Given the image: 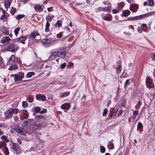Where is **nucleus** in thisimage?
Masks as SVG:
<instances>
[{"label":"nucleus","mask_w":155,"mask_h":155,"mask_svg":"<svg viewBox=\"0 0 155 155\" xmlns=\"http://www.w3.org/2000/svg\"><path fill=\"white\" fill-rule=\"evenodd\" d=\"M142 30L143 29L140 27H138L137 28V31L140 33H141L142 32Z\"/></svg>","instance_id":"49530a36"},{"label":"nucleus","mask_w":155,"mask_h":155,"mask_svg":"<svg viewBox=\"0 0 155 155\" xmlns=\"http://www.w3.org/2000/svg\"><path fill=\"white\" fill-rule=\"evenodd\" d=\"M38 37L39 38V34L38 31H35L31 33L29 36V37L31 38H34L35 37Z\"/></svg>","instance_id":"4468645a"},{"label":"nucleus","mask_w":155,"mask_h":155,"mask_svg":"<svg viewBox=\"0 0 155 155\" xmlns=\"http://www.w3.org/2000/svg\"><path fill=\"white\" fill-rule=\"evenodd\" d=\"M151 57L152 60L155 61V54H151Z\"/></svg>","instance_id":"09e8293b"},{"label":"nucleus","mask_w":155,"mask_h":155,"mask_svg":"<svg viewBox=\"0 0 155 155\" xmlns=\"http://www.w3.org/2000/svg\"><path fill=\"white\" fill-rule=\"evenodd\" d=\"M70 92H65L63 93H60V96L61 97H66L68 95Z\"/></svg>","instance_id":"b1692460"},{"label":"nucleus","mask_w":155,"mask_h":155,"mask_svg":"<svg viewBox=\"0 0 155 155\" xmlns=\"http://www.w3.org/2000/svg\"><path fill=\"white\" fill-rule=\"evenodd\" d=\"M147 81L149 83L151 82V80L149 77L146 78Z\"/></svg>","instance_id":"052dcab7"},{"label":"nucleus","mask_w":155,"mask_h":155,"mask_svg":"<svg viewBox=\"0 0 155 155\" xmlns=\"http://www.w3.org/2000/svg\"><path fill=\"white\" fill-rule=\"evenodd\" d=\"M121 67L120 66H118L117 69V73H120V72L121 71V69H120V68Z\"/></svg>","instance_id":"864d4df0"},{"label":"nucleus","mask_w":155,"mask_h":155,"mask_svg":"<svg viewBox=\"0 0 155 155\" xmlns=\"http://www.w3.org/2000/svg\"><path fill=\"white\" fill-rule=\"evenodd\" d=\"M34 8L36 11H38L40 12L42 10L41 7L39 5H35L34 7Z\"/></svg>","instance_id":"5701e85b"},{"label":"nucleus","mask_w":155,"mask_h":155,"mask_svg":"<svg viewBox=\"0 0 155 155\" xmlns=\"http://www.w3.org/2000/svg\"><path fill=\"white\" fill-rule=\"evenodd\" d=\"M149 5L150 6H152L153 5L154 1L153 0H149Z\"/></svg>","instance_id":"58836bf2"},{"label":"nucleus","mask_w":155,"mask_h":155,"mask_svg":"<svg viewBox=\"0 0 155 155\" xmlns=\"http://www.w3.org/2000/svg\"><path fill=\"white\" fill-rule=\"evenodd\" d=\"M35 73L33 72H28L26 75V77L28 78H30L32 77V75H34Z\"/></svg>","instance_id":"a878e982"},{"label":"nucleus","mask_w":155,"mask_h":155,"mask_svg":"<svg viewBox=\"0 0 155 155\" xmlns=\"http://www.w3.org/2000/svg\"><path fill=\"white\" fill-rule=\"evenodd\" d=\"M27 98H28V102L30 103H31L33 101V99L30 95H28L27 96Z\"/></svg>","instance_id":"79ce46f5"},{"label":"nucleus","mask_w":155,"mask_h":155,"mask_svg":"<svg viewBox=\"0 0 155 155\" xmlns=\"http://www.w3.org/2000/svg\"><path fill=\"white\" fill-rule=\"evenodd\" d=\"M155 14L154 12H150L146 14L139 15L140 19Z\"/></svg>","instance_id":"6e6552de"},{"label":"nucleus","mask_w":155,"mask_h":155,"mask_svg":"<svg viewBox=\"0 0 155 155\" xmlns=\"http://www.w3.org/2000/svg\"><path fill=\"white\" fill-rule=\"evenodd\" d=\"M18 66L16 64H15L11 65L10 67L8 68V69L9 71L14 70L18 69Z\"/></svg>","instance_id":"f3484780"},{"label":"nucleus","mask_w":155,"mask_h":155,"mask_svg":"<svg viewBox=\"0 0 155 155\" xmlns=\"http://www.w3.org/2000/svg\"><path fill=\"white\" fill-rule=\"evenodd\" d=\"M5 65V63L4 62L2 59V58H0V68H2Z\"/></svg>","instance_id":"2f4dec72"},{"label":"nucleus","mask_w":155,"mask_h":155,"mask_svg":"<svg viewBox=\"0 0 155 155\" xmlns=\"http://www.w3.org/2000/svg\"><path fill=\"white\" fill-rule=\"evenodd\" d=\"M112 12L113 13L115 14L117 13L118 12V11L116 9H114L112 10Z\"/></svg>","instance_id":"0e129e2a"},{"label":"nucleus","mask_w":155,"mask_h":155,"mask_svg":"<svg viewBox=\"0 0 155 155\" xmlns=\"http://www.w3.org/2000/svg\"><path fill=\"white\" fill-rule=\"evenodd\" d=\"M126 1L129 3H132L133 2V0H126Z\"/></svg>","instance_id":"338daca9"},{"label":"nucleus","mask_w":155,"mask_h":155,"mask_svg":"<svg viewBox=\"0 0 155 155\" xmlns=\"http://www.w3.org/2000/svg\"><path fill=\"white\" fill-rule=\"evenodd\" d=\"M63 33L62 32H60L57 35V36L58 38H60L62 36V35Z\"/></svg>","instance_id":"6e6d98bb"},{"label":"nucleus","mask_w":155,"mask_h":155,"mask_svg":"<svg viewBox=\"0 0 155 155\" xmlns=\"http://www.w3.org/2000/svg\"><path fill=\"white\" fill-rule=\"evenodd\" d=\"M110 7L109 6H108L107 8H102V10L103 11H106L107 12H109L110 11Z\"/></svg>","instance_id":"473e14b6"},{"label":"nucleus","mask_w":155,"mask_h":155,"mask_svg":"<svg viewBox=\"0 0 155 155\" xmlns=\"http://www.w3.org/2000/svg\"><path fill=\"white\" fill-rule=\"evenodd\" d=\"M20 131L19 134L21 135H25L26 133V131L22 127H21Z\"/></svg>","instance_id":"c756f323"},{"label":"nucleus","mask_w":155,"mask_h":155,"mask_svg":"<svg viewBox=\"0 0 155 155\" xmlns=\"http://www.w3.org/2000/svg\"><path fill=\"white\" fill-rule=\"evenodd\" d=\"M143 127V125L140 122H139L138 123V124L137 125V129H140L142 128ZM138 130V129H137Z\"/></svg>","instance_id":"4c0bfd02"},{"label":"nucleus","mask_w":155,"mask_h":155,"mask_svg":"<svg viewBox=\"0 0 155 155\" xmlns=\"http://www.w3.org/2000/svg\"><path fill=\"white\" fill-rule=\"evenodd\" d=\"M46 19L47 21L45 25V31L46 32H48L49 31V27L50 25V24L49 23L48 21H51L52 20V19L51 16L48 15L46 17Z\"/></svg>","instance_id":"39448f33"},{"label":"nucleus","mask_w":155,"mask_h":155,"mask_svg":"<svg viewBox=\"0 0 155 155\" xmlns=\"http://www.w3.org/2000/svg\"><path fill=\"white\" fill-rule=\"evenodd\" d=\"M12 114H17L18 113L19 111V110L17 108H10Z\"/></svg>","instance_id":"aec40b11"},{"label":"nucleus","mask_w":155,"mask_h":155,"mask_svg":"<svg viewBox=\"0 0 155 155\" xmlns=\"http://www.w3.org/2000/svg\"><path fill=\"white\" fill-rule=\"evenodd\" d=\"M22 105L24 108L28 106V104L27 102L24 101H23L22 103Z\"/></svg>","instance_id":"c9c22d12"},{"label":"nucleus","mask_w":155,"mask_h":155,"mask_svg":"<svg viewBox=\"0 0 155 155\" xmlns=\"http://www.w3.org/2000/svg\"><path fill=\"white\" fill-rule=\"evenodd\" d=\"M40 107H35V111L36 112H40Z\"/></svg>","instance_id":"a18cd8bd"},{"label":"nucleus","mask_w":155,"mask_h":155,"mask_svg":"<svg viewBox=\"0 0 155 155\" xmlns=\"http://www.w3.org/2000/svg\"><path fill=\"white\" fill-rule=\"evenodd\" d=\"M103 18L104 20H106L108 21L111 20V18L110 17H107L105 16H104L103 17Z\"/></svg>","instance_id":"c03bdc74"},{"label":"nucleus","mask_w":155,"mask_h":155,"mask_svg":"<svg viewBox=\"0 0 155 155\" xmlns=\"http://www.w3.org/2000/svg\"><path fill=\"white\" fill-rule=\"evenodd\" d=\"M47 112V110L45 109H43L42 111H40V113L41 114H43L46 113Z\"/></svg>","instance_id":"bf43d9fd"},{"label":"nucleus","mask_w":155,"mask_h":155,"mask_svg":"<svg viewBox=\"0 0 155 155\" xmlns=\"http://www.w3.org/2000/svg\"><path fill=\"white\" fill-rule=\"evenodd\" d=\"M31 121V120L29 119H28L27 120H25L23 122L22 125L24 127H25L28 124L30 123Z\"/></svg>","instance_id":"412c9836"},{"label":"nucleus","mask_w":155,"mask_h":155,"mask_svg":"<svg viewBox=\"0 0 155 155\" xmlns=\"http://www.w3.org/2000/svg\"><path fill=\"white\" fill-rule=\"evenodd\" d=\"M105 149L103 146H101L100 152L101 153H104L105 152Z\"/></svg>","instance_id":"ea45409f"},{"label":"nucleus","mask_w":155,"mask_h":155,"mask_svg":"<svg viewBox=\"0 0 155 155\" xmlns=\"http://www.w3.org/2000/svg\"><path fill=\"white\" fill-rule=\"evenodd\" d=\"M11 3V0H5L4 4L5 8L7 9L9 8Z\"/></svg>","instance_id":"9b49d317"},{"label":"nucleus","mask_w":155,"mask_h":155,"mask_svg":"<svg viewBox=\"0 0 155 155\" xmlns=\"http://www.w3.org/2000/svg\"><path fill=\"white\" fill-rule=\"evenodd\" d=\"M53 7H51L50 8H48L47 9V10L48 12H51L53 11Z\"/></svg>","instance_id":"13d9d810"},{"label":"nucleus","mask_w":155,"mask_h":155,"mask_svg":"<svg viewBox=\"0 0 155 155\" xmlns=\"http://www.w3.org/2000/svg\"><path fill=\"white\" fill-rule=\"evenodd\" d=\"M107 111V109L105 108L104 109V112L103 113V116H105L106 115Z\"/></svg>","instance_id":"8fccbe9b"},{"label":"nucleus","mask_w":155,"mask_h":155,"mask_svg":"<svg viewBox=\"0 0 155 155\" xmlns=\"http://www.w3.org/2000/svg\"><path fill=\"white\" fill-rule=\"evenodd\" d=\"M16 62L19 64H21V61L20 59L18 58H16Z\"/></svg>","instance_id":"a19ab883"},{"label":"nucleus","mask_w":155,"mask_h":155,"mask_svg":"<svg viewBox=\"0 0 155 155\" xmlns=\"http://www.w3.org/2000/svg\"><path fill=\"white\" fill-rule=\"evenodd\" d=\"M25 16V15L23 14L17 15L16 18L17 20H19L24 18Z\"/></svg>","instance_id":"7c9ffc66"},{"label":"nucleus","mask_w":155,"mask_h":155,"mask_svg":"<svg viewBox=\"0 0 155 155\" xmlns=\"http://www.w3.org/2000/svg\"><path fill=\"white\" fill-rule=\"evenodd\" d=\"M4 115L5 118L7 119H10L12 117L13 114L10 108L5 112Z\"/></svg>","instance_id":"0eeeda50"},{"label":"nucleus","mask_w":155,"mask_h":155,"mask_svg":"<svg viewBox=\"0 0 155 155\" xmlns=\"http://www.w3.org/2000/svg\"><path fill=\"white\" fill-rule=\"evenodd\" d=\"M15 57L14 55H11L10 59L8 61L11 65L15 64Z\"/></svg>","instance_id":"dca6fc26"},{"label":"nucleus","mask_w":155,"mask_h":155,"mask_svg":"<svg viewBox=\"0 0 155 155\" xmlns=\"http://www.w3.org/2000/svg\"><path fill=\"white\" fill-rule=\"evenodd\" d=\"M36 98L38 100H41V101H44L46 100V97L41 94H38L36 95Z\"/></svg>","instance_id":"2eb2a0df"},{"label":"nucleus","mask_w":155,"mask_h":155,"mask_svg":"<svg viewBox=\"0 0 155 155\" xmlns=\"http://www.w3.org/2000/svg\"><path fill=\"white\" fill-rule=\"evenodd\" d=\"M66 65V64L65 63H64L63 64L60 65V67L61 68H65Z\"/></svg>","instance_id":"3c124183"},{"label":"nucleus","mask_w":155,"mask_h":155,"mask_svg":"<svg viewBox=\"0 0 155 155\" xmlns=\"http://www.w3.org/2000/svg\"><path fill=\"white\" fill-rule=\"evenodd\" d=\"M10 40V38L8 36H4L1 39V42L4 44L9 41Z\"/></svg>","instance_id":"ddd939ff"},{"label":"nucleus","mask_w":155,"mask_h":155,"mask_svg":"<svg viewBox=\"0 0 155 155\" xmlns=\"http://www.w3.org/2000/svg\"><path fill=\"white\" fill-rule=\"evenodd\" d=\"M114 113H110L109 115V118H112L113 117V116H114V115H114Z\"/></svg>","instance_id":"4d7b16f0"},{"label":"nucleus","mask_w":155,"mask_h":155,"mask_svg":"<svg viewBox=\"0 0 155 155\" xmlns=\"http://www.w3.org/2000/svg\"><path fill=\"white\" fill-rule=\"evenodd\" d=\"M62 25V21L61 20H58L55 25V27L56 28H59Z\"/></svg>","instance_id":"4be33fe9"},{"label":"nucleus","mask_w":155,"mask_h":155,"mask_svg":"<svg viewBox=\"0 0 155 155\" xmlns=\"http://www.w3.org/2000/svg\"><path fill=\"white\" fill-rule=\"evenodd\" d=\"M44 117V115H42L39 114L35 116V118L38 120L36 121L34 124H31L30 126L29 129L31 131H34L41 127L44 122L39 119L43 118Z\"/></svg>","instance_id":"f257e3e1"},{"label":"nucleus","mask_w":155,"mask_h":155,"mask_svg":"<svg viewBox=\"0 0 155 155\" xmlns=\"http://www.w3.org/2000/svg\"><path fill=\"white\" fill-rule=\"evenodd\" d=\"M150 87L151 88H153L154 87V84L153 83H152L151 82L150 83H149Z\"/></svg>","instance_id":"69168bd1"},{"label":"nucleus","mask_w":155,"mask_h":155,"mask_svg":"<svg viewBox=\"0 0 155 155\" xmlns=\"http://www.w3.org/2000/svg\"><path fill=\"white\" fill-rule=\"evenodd\" d=\"M140 17L139 16V15L134 17H128L127 20L128 21H134L140 20Z\"/></svg>","instance_id":"a211bd4d"},{"label":"nucleus","mask_w":155,"mask_h":155,"mask_svg":"<svg viewBox=\"0 0 155 155\" xmlns=\"http://www.w3.org/2000/svg\"><path fill=\"white\" fill-rule=\"evenodd\" d=\"M20 28L19 27L15 29L14 32L16 37L17 36L20 30Z\"/></svg>","instance_id":"cd10ccee"},{"label":"nucleus","mask_w":155,"mask_h":155,"mask_svg":"<svg viewBox=\"0 0 155 155\" xmlns=\"http://www.w3.org/2000/svg\"><path fill=\"white\" fill-rule=\"evenodd\" d=\"M130 13V11L129 10H126L123 12L122 14L125 17H126L128 15V14H129Z\"/></svg>","instance_id":"bb28decb"},{"label":"nucleus","mask_w":155,"mask_h":155,"mask_svg":"<svg viewBox=\"0 0 155 155\" xmlns=\"http://www.w3.org/2000/svg\"><path fill=\"white\" fill-rule=\"evenodd\" d=\"M11 148L14 151H17V154H19L21 153V150L19 148V146H11Z\"/></svg>","instance_id":"f8f14e48"},{"label":"nucleus","mask_w":155,"mask_h":155,"mask_svg":"<svg viewBox=\"0 0 155 155\" xmlns=\"http://www.w3.org/2000/svg\"><path fill=\"white\" fill-rule=\"evenodd\" d=\"M131 81L130 79H128L125 82L124 84V87L126 88L127 85H129L131 83Z\"/></svg>","instance_id":"393cba45"},{"label":"nucleus","mask_w":155,"mask_h":155,"mask_svg":"<svg viewBox=\"0 0 155 155\" xmlns=\"http://www.w3.org/2000/svg\"><path fill=\"white\" fill-rule=\"evenodd\" d=\"M27 37V36H21L20 37L17 38L16 40L19 43H21L23 44H25V41Z\"/></svg>","instance_id":"1a4fd4ad"},{"label":"nucleus","mask_w":155,"mask_h":155,"mask_svg":"<svg viewBox=\"0 0 155 155\" xmlns=\"http://www.w3.org/2000/svg\"><path fill=\"white\" fill-rule=\"evenodd\" d=\"M70 107V105L69 104H64L61 105V107L63 109H67Z\"/></svg>","instance_id":"6ab92c4d"},{"label":"nucleus","mask_w":155,"mask_h":155,"mask_svg":"<svg viewBox=\"0 0 155 155\" xmlns=\"http://www.w3.org/2000/svg\"><path fill=\"white\" fill-rule=\"evenodd\" d=\"M19 46L17 43H12L7 47V51L14 53L16 51L19 49Z\"/></svg>","instance_id":"f03ea898"},{"label":"nucleus","mask_w":155,"mask_h":155,"mask_svg":"<svg viewBox=\"0 0 155 155\" xmlns=\"http://www.w3.org/2000/svg\"><path fill=\"white\" fill-rule=\"evenodd\" d=\"M138 111H133V115L135 117L138 114Z\"/></svg>","instance_id":"603ef678"},{"label":"nucleus","mask_w":155,"mask_h":155,"mask_svg":"<svg viewBox=\"0 0 155 155\" xmlns=\"http://www.w3.org/2000/svg\"><path fill=\"white\" fill-rule=\"evenodd\" d=\"M17 143H19V144H18V145L19 144L21 145V141L20 139L19 138H18L17 139Z\"/></svg>","instance_id":"680f3d73"},{"label":"nucleus","mask_w":155,"mask_h":155,"mask_svg":"<svg viewBox=\"0 0 155 155\" xmlns=\"http://www.w3.org/2000/svg\"><path fill=\"white\" fill-rule=\"evenodd\" d=\"M1 138L4 140H5V142H8V139H7L5 135H3L1 137Z\"/></svg>","instance_id":"e433bc0d"},{"label":"nucleus","mask_w":155,"mask_h":155,"mask_svg":"<svg viewBox=\"0 0 155 155\" xmlns=\"http://www.w3.org/2000/svg\"><path fill=\"white\" fill-rule=\"evenodd\" d=\"M16 11V9L15 8H14L13 7H12V9L10 11V13L12 14H14Z\"/></svg>","instance_id":"37998d69"},{"label":"nucleus","mask_w":155,"mask_h":155,"mask_svg":"<svg viewBox=\"0 0 155 155\" xmlns=\"http://www.w3.org/2000/svg\"><path fill=\"white\" fill-rule=\"evenodd\" d=\"M41 41L43 44H46L48 47L49 46L50 44L51 43V41L48 38H44Z\"/></svg>","instance_id":"9d476101"},{"label":"nucleus","mask_w":155,"mask_h":155,"mask_svg":"<svg viewBox=\"0 0 155 155\" xmlns=\"http://www.w3.org/2000/svg\"><path fill=\"white\" fill-rule=\"evenodd\" d=\"M58 57H59L58 52V49H56L51 52V55L49 58V59L52 60Z\"/></svg>","instance_id":"423d86ee"},{"label":"nucleus","mask_w":155,"mask_h":155,"mask_svg":"<svg viewBox=\"0 0 155 155\" xmlns=\"http://www.w3.org/2000/svg\"><path fill=\"white\" fill-rule=\"evenodd\" d=\"M12 76H15L14 80L15 81L19 82L22 80L24 75V73L20 72L17 74H12Z\"/></svg>","instance_id":"7ed1b4c3"},{"label":"nucleus","mask_w":155,"mask_h":155,"mask_svg":"<svg viewBox=\"0 0 155 155\" xmlns=\"http://www.w3.org/2000/svg\"><path fill=\"white\" fill-rule=\"evenodd\" d=\"M20 128L21 127L20 126H17L15 128V130L17 133H20Z\"/></svg>","instance_id":"72a5a7b5"},{"label":"nucleus","mask_w":155,"mask_h":155,"mask_svg":"<svg viewBox=\"0 0 155 155\" xmlns=\"http://www.w3.org/2000/svg\"><path fill=\"white\" fill-rule=\"evenodd\" d=\"M4 152L5 154L6 155H8L9 154V152L8 149L6 147H5V150Z\"/></svg>","instance_id":"de8ad7c7"},{"label":"nucleus","mask_w":155,"mask_h":155,"mask_svg":"<svg viewBox=\"0 0 155 155\" xmlns=\"http://www.w3.org/2000/svg\"><path fill=\"white\" fill-rule=\"evenodd\" d=\"M14 120L16 122H18L19 120V118L17 116H15L14 118Z\"/></svg>","instance_id":"5fc2aeb1"},{"label":"nucleus","mask_w":155,"mask_h":155,"mask_svg":"<svg viewBox=\"0 0 155 155\" xmlns=\"http://www.w3.org/2000/svg\"><path fill=\"white\" fill-rule=\"evenodd\" d=\"M122 111L121 110H120L117 114L118 116H119V115H120L122 113Z\"/></svg>","instance_id":"774afa93"},{"label":"nucleus","mask_w":155,"mask_h":155,"mask_svg":"<svg viewBox=\"0 0 155 155\" xmlns=\"http://www.w3.org/2000/svg\"><path fill=\"white\" fill-rule=\"evenodd\" d=\"M58 52L59 57L64 59L65 56V49L63 47L59 48L58 49Z\"/></svg>","instance_id":"20e7f679"},{"label":"nucleus","mask_w":155,"mask_h":155,"mask_svg":"<svg viewBox=\"0 0 155 155\" xmlns=\"http://www.w3.org/2000/svg\"><path fill=\"white\" fill-rule=\"evenodd\" d=\"M2 32L6 35H9V31L6 28L2 30Z\"/></svg>","instance_id":"f704fd0d"},{"label":"nucleus","mask_w":155,"mask_h":155,"mask_svg":"<svg viewBox=\"0 0 155 155\" xmlns=\"http://www.w3.org/2000/svg\"><path fill=\"white\" fill-rule=\"evenodd\" d=\"M120 6L121 7H123L125 5V3L123 2H122L120 3Z\"/></svg>","instance_id":"e2e57ef3"},{"label":"nucleus","mask_w":155,"mask_h":155,"mask_svg":"<svg viewBox=\"0 0 155 155\" xmlns=\"http://www.w3.org/2000/svg\"><path fill=\"white\" fill-rule=\"evenodd\" d=\"M27 110H23L22 111V112L23 114H24V117L25 118H27L28 117V114H27Z\"/></svg>","instance_id":"c85d7f7f"}]
</instances>
